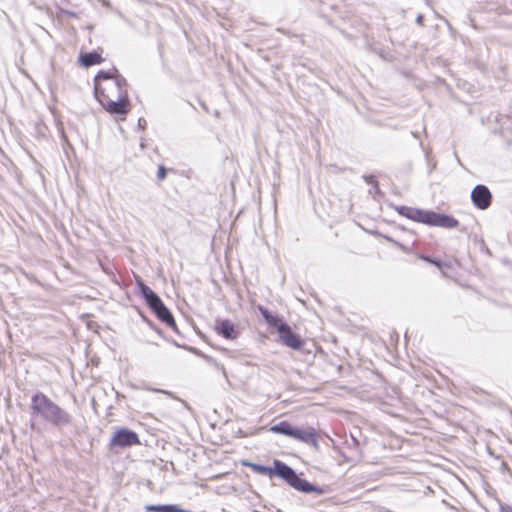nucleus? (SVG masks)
Listing matches in <instances>:
<instances>
[{
    "mask_svg": "<svg viewBox=\"0 0 512 512\" xmlns=\"http://www.w3.org/2000/svg\"><path fill=\"white\" fill-rule=\"evenodd\" d=\"M95 97L109 114L125 120L131 110L128 84L116 69L99 71L94 79Z\"/></svg>",
    "mask_w": 512,
    "mask_h": 512,
    "instance_id": "f257e3e1",
    "label": "nucleus"
},
{
    "mask_svg": "<svg viewBox=\"0 0 512 512\" xmlns=\"http://www.w3.org/2000/svg\"><path fill=\"white\" fill-rule=\"evenodd\" d=\"M396 211L399 215L429 226L453 229L459 226V221L452 216L440 214L432 210H424L409 206H398Z\"/></svg>",
    "mask_w": 512,
    "mask_h": 512,
    "instance_id": "f03ea898",
    "label": "nucleus"
},
{
    "mask_svg": "<svg viewBox=\"0 0 512 512\" xmlns=\"http://www.w3.org/2000/svg\"><path fill=\"white\" fill-rule=\"evenodd\" d=\"M31 411L55 426L71 423L70 415L43 393H36L31 399Z\"/></svg>",
    "mask_w": 512,
    "mask_h": 512,
    "instance_id": "7ed1b4c3",
    "label": "nucleus"
},
{
    "mask_svg": "<svg viewBox=\"0 0 512 512\" xmlns=\"http://www.w3.org/2000/svg\"><path fill=\"white\" fill-rule=\"evenodd\" d=\"M259 311L268 326L277 331L279 341L283 345L293 350H300L303 347L304 340L300 335L293 332L292 328L280 316L271 314L268 309L262 306H259Z\"/></svg>",
    "mask_w": 512,
    "mask_h": 512,
    "instance_id": "20e7f679",
    "label": "nucleus"
},
{
    "mask_svg": "<svg viewBox=\"0 0 512 512\" xmlns=\"http://www.w3.org/2000/svg\"><path fill=\"white\" fill-rule=\"evenodd\" d=\"M137 284L140 289V293L146 301V304L150 310L156 315V317L167 326L174 328L176 322L170 310L165 306L161 298L141 279L137 280Z\"/></svg>",
    "mask_w": 512,
    "mask_h": 512,
    "instance_id": "39448f33",
    "label": "nucleus"
},
{
    "mask_svg": "<svg viewBox=\"0 0 512 512\" xmlns=\"http://www.w3.org/2000/svg\"><path fill=\"white\" fill-rule=\"evenodd\" d=\"M268 471L269 475H277L284 479L291 487L301 492H320L312 484L307 482L305 479L300 478L295 471L286 465L285 463L275 460L273 468H263Z\"/></svg>",
    "mask_w": 512,
    "mask_h": 512,
    "instance_id": "423d86ee",
    "label": "nucleus"
},
{
    "mask_svg": "<svg viewBox=\"0 0 512 512\" xmlns=\"http://www.w3.org/2000/svg\"><path fill=\"white\" fill-rule=\"evenodd\" d=\"M269 430L275 434H282L307 444H316L318 440V434L315 428H297L287 421H281L278 424L272 425Z\"/></svg>",
    "mask_w": 512,
    "mask_h": 512,
    "instance_id": "0eeeda50",
    "label": "nucleus"
},
{
    "mask_svg": "<svg viewBox=\"0 0 512 512\" xmlns=\"http://www.w3.org/2000/svg\"><path fill=\"white\" fill-rule=\"evenodd\" d=\"M140 445L138 435L127 428L117 429L110 440V447H128Z\"/></svg>",
    "mask_w": 512,
    "mask_h": 512,
    "instance_id": "6e6552de",
    "label": "nucleus"
},
{
    "mask_svg": "<svg viewBox=\"0 0 512 512\" xmlns=\"http://www.w3.org/2000/svg\"><path fill=\"white\" fill-rule=\"evenodd\" d=\"M473 204L480 210H486L492 203V194L485 185H477L471 192Z\"/></svg>",
    "mask_w": 512,
    "mask_h": 512,
    "instance_id": "1a4fd4ad",
    "label": "nucleus"
},
{
    "mask_svg": "<svg viewBox=\"0 0 512 512\" xmlns=\"http://www.w3.org/2000/svg\"><path fill=\"white\" fill-rule=\"evenodd\" d=\"M214 331L223 338L234 341L239 337V330L229 319L217 320Z\"/></svg>",
    "mask_w": 512,
    "mask_h": 512,
    "instance_id": "9d476101",
    "label": "nucleus"
},
{
    "mask_svg": "<svg viewBox=\"0 0 512 512\" xmlns=\"http://www.w3.org/2000/svg\"><path fill=\"white\" fill-rule=\"evenodd\" d=\"M102 55V48H98L97 50L92 52L82 53L79 56V63L86 68L94 65H99L103 63L105 60Z\"/></svg>",
    "mask_w": 512,
    "mask_h": 512,
    "instance_id": "9b49d317",
    "label": "nucleus"
},
{
    "mask_svg": "<svg viewBox=\"0 0 512 512\" xmlns=\"http://www.w3.org/2000/svg\"><path fill=\"white\" fill-rule=\"evenodd\" d=\"M420 259L435 265L444 274H445V272L447 270H449V269H451L453 267L451 262H443V261H441L439 259H432L429 256H425V255H421Z\"/></svg>",
    "mask_w": 512,
    "mask_h": 512,
    "instance_id": "f8f14e48",
    "label": "nucleus"
},
{
    "mask_svg": "<svg viewBox=\"0 0 512 512\" xmlns=\"http://www.w3.org/2000/svg\"><path fill=\"white\" fill-rule=\"evenodd\" d=\"M145 510L147 512H176L177 505L167 504V505H146Z\"/></svg>",
    "mask_w": 512,
    "mask_h": 512,
    "instance_id": "ddd939ff",
    "label": "nucleus"
},
{
    "mask_svg": "<svg viewBox=\"0 0 512 512\" xmlns=\"http://www.w3.org/2000/svg\"><path fill=\"white\" fill-rule=\"evenodd\" d=\"M166 174H167L166 168L164 166L160 165L158 167V171H157V178H158V180L159 181L164 180L166 178Z\"/></svg>",
    "mask_w": 512,
    "mask_h": 512,
    "instance_id": "4468645a",
    "label": "nucleus"
},
{
    "mask_svg": "<svg viewBox=\"0 0 512 512\" xmlns=\"http://www.w3.org/2000/svg\"><path fill=\"white\" fill-rule=\"evenodd\" d=\"M416 22L418 25L423 26L424 25V16L422 14H419L416 17Z\"/></svg>",
    "mask_w": 512,
    "mask_h": 512,
    "instance_id": "2eb2a0df",
    "label": "nucleus"
},
{
    "mask_svg": "<svg viewBox=\"0 0 512 512\" xmlns=\"http://www.w3.org/2000/svg\"><path fill=\"white\" fill-rule=\"evenodd\" d=\"M365 180L370 183V184H376L377 181L375 180V177L374 176H366L365 177Z\"/></svg>",
    "mask_w": 512,
    "mask_h": 512,
    "instance_id": "dca6fc26",
    "label": "nucleus"
},
{
    "mask_svg": "<svg viewBox=\"0 0 512 512\" xmlns=\"http://www.w3.org/2000/svg\"><path fill=\"white\" fill-rule=\"evenodd\" d=\"M500 512H512V507L511 506H503V507H501Z\"/></svg>",
    "mask_w": 512,
    "mask_h": 512,
    "instance_id": "f3484780",
    "label": "nucleus"
}]
</instances>
